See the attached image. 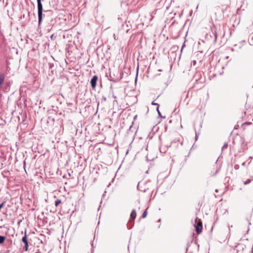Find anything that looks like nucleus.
I'll use <instances>...</instances> for the list:
<instances>
[{
    "instance_id": "obj_1",
    "label": "nucleus",
    "mask_w": 253,
    "mask_h": 253,
    "mask_svg": "<svg viewBox=\"0 0 253 253\" xmlns=\"http://www.w3.org/2000/svg\"><path fill=\"white\" fill-rule=\"evenodd\" d=\"M110 80L114 82H117L120 81L122 78V73L119 70V67H115V66L113 68H110Z\"/></svg>"
},
{
    "instance_id": "obj_2",
    "label": "nucleus",
    "mask_w": 253,
    "mask_h": 253,
    "mask_svg": "<svg viewBox=\"0 0 253 253\" xmlns=\"http://www.w3.org/2000/svg\"><path fill=\"white\" fill-rule=\"evenodd\" d=\"M38 4V19H39V25H40L42 19V0L37 1Z\"/></svg>"
},
{
    "instance_id": "obj_3",
    "label": "nucleus",
    "mask_w": 253,
    "mask_h": 253,
    "mask_svg": "<svg viewBox=\"0 0 253 253\" xmlns=\"http://www.w3.org/2000/svg\"><path fill=\"white\" fill-rule=\"evenodd\" d=\"M203 226L202 222L199 221L196 226V231L198 234L201 233L202 231Z\"/></svg>"
},
{
    "instance_id": "obj_4",
    "label": "nucleus",
    "mask_w": 253,
    "mask_h": 253,
    "mask_svg": "<svg viewBox=\"0 0 253 253\" xmlns=\"http://www.w3.org/2000/svg\"><path fill=\"white\" fill-rule=\"evenodd\" d=\"M98 79V77L96 76H94L91 79L90 84L92 88H95L96 85V82Z\"/></svg>"
},
{
    "instance_id": "obj_5",
    "label": "nucleus",
    "mask_w": 253,
    "mask_h": 253,
    "mask_svg": "<svg viewBox=\"0 0 253 253\" xmlns=\"http://www.w3.org/2000/svg\"><path fill=\"white\" fill-rule=\"evenodd\" d=\"M22 242L24 243L25 246L24 247V249L26 251H27L28 249V242L27 238L26 235L25 234L24 237L22 238Z\"/></svg>"
},
{
    "instance_id": "obj_6",
    "label": "nucleus",
    "mask_w": 253,
    "mask_h": 253,
    "mask_svg": "<svg viewBox=\"0 0 253 253\" xmlns=\"http://www.w3.org/2000/svg\"><path fill=\"white\" fill-rule=\"evenodd\" d=\"M136 216V211L135 210H133L131 212V213H130V220L129 221V222H131V221H133L135 217Z\"/></svg>"
},
{
    "instance_id": "obj_7",
    "label": "nucleus",
    "mask_w": 253,
    "mask_h": 253,
    "mask_svg": "<svg viewBox=\"0 0 253 253\" xmlns=\"http://www.w3.org/2000/svg\"><path fill=\"white\" fill-rule=\"evenodd\" d=\"M5 239V237L2 236H0V244H2L4 242Z\"/></svg>"
},
{
    "instance_id": "obj_8",
    "label": "nucleus",
    "mask_w": 253,
    "mask_h": 253,
    "mask_svg": "<svg viewBox=\"0 0 253 253\" xmlns=\"http://www.w3.org/2000/svg\"><path fill=\"white\" fill-rule=\"evenodd\" d=\"M61 203V200L60 199H57L55 202V206L57 207Z\"/></svg>"
},
{
    "instance_id": "obj_9",
    "label": "nucleus",
    "mask_w": 253,
    "mask_h": 253,
    "mask_svg": "<svg viewBox=\"0 0 253 253\" xmlns=\"http://www.w3.org/2000/svg\"><path fill=\"white\" fill-rule=\"evenodd\" d=\"M152 105H158V106H159V105L158 103H155V102H154V101H153V102H152ZM157 110V111H158V112L159 114V115H160V112H159V106H158Z\"/></svg>"
},
{
    "instance_id": "obj_10",
    "label": "nucleus",
    "mask_w": 253,
    "mask_h": 253,
    "mask_svg": "<svg viewBox=\"0 0 253 253\" xmlns=\"http://www.w3.org/2000/svg\"><path fill=\"white\" fill-rule=\"evenodd\" d=\"M147 215V211L146 210H145L144 211V212L143 213V214L142 215V217L144 218L146 217Z\"/></svg>"
},
{
    "instance_id": "obj_11",
    "label": "nucleus",
    "mask_w": 253,
    "mask_h": 253,
    "mask_svg": "<svg viewBox=\"0 0 253 253\" xmlns=\"http://www.w3.org/2000/svg\"><path fill=\"white\" fill-rule=\"evenodd\" d=\"M251 181H252L251 179H248L247 180H246V181L244 182V184L245 185H247V184L250 183L251 182Z\"/></svg>"
},
{
    "instance_id": "obj_12",
    "label": "nucleus",
    "mask_w": 253,
    "mask_h": 253,
    "mask_svg": "<svg viewBox=\"0 0 253 253\" xmlns=\"http://www.w3.org/2000/svg\"><path fill=\"white\" fill-rule=\"evenodd\" d=\"M250 44L251 45H253V37L252 38V41L251 42H250Z\"/></svg>"
},
{
    "instance_id": "obj_13",
    "label": "nucleus",
    "mask_w": 253,
    "mask_h": 253,
    "mask_svg": "<svg viewBox=\"0 0 253 253\" xmlns=\"http://www.w3.org/2000/svg\"><path fill=\"white\" fill-rule=\"evenodd\" d=\"M113 37H114V39H115V40H117V39H118L117 38H116V36L115 35V34L113 35Z\"/></svg>"
},
{
    "instance_id": "obj_14",
    "label": "nucleus",
    "mask_w": 253,
    "mask_h": 253,
    "mask_svg": "<svg viewBox=\"0 0 253 253\" xmlns=\"http://www.w3.org/2000/svg\"><path fill=\"white\" fill-rule=\"evenodd\" d=\"M3 204H1V205H0V210L3 207Z\"/></svg>"
},
{
    "instance_id": "obj_15",
    "label": "nucleus",
    "mask_w": 253,
    "mask_h": 253,
    "mask_svg": "<svg viewBox=\"0 0 253 253\" xmlns=\"http://www.w3.org/2000/svg\"><path fill=\"white\" fill-rule=\"evenodd\" d=\"M245 164H246L245 162H244L242 163V166H245Z\"/></svg>"
},
{
    "instance_id": "obj_16",
    "label": "nucleus",
    "mask_w": 253,
    "mask_h": 253,
    "mask_svg": "<svg viewBox=\"0 0 253 253\" xmlns=\"http://www.w3.org/2000/svg\"><path fill=\"white\" fill-rule=\"evenodd\" d=\"M193 63L195 64V63H196V61L193 60Z\"/></svg>"
},
{
    "instance_id": "obj_17",
    "label": "nucleus",
    "mask_w": 253,
    "mask_h": 253,
    "mask_svg": "<svg viewBox=\"0 0 253 253\" xmlns=\"http://www.w3.org/2000/svg\"><path fill=\"white\" fill-rule=\"evenodd\" d=\"M223 147H227V144H225V145H224V146H223Z\"/></svg>"
},
{
    "instance_id": "obj_18",
    "label": "nucleus",
    "mask_w": 253,
    "mask_h": 253,
    "mask_svg": "<svg viewBox=\"0 0 253 253\" xmlns=\"http://www.w3.org/2000/svg\"><path fill=\"white\" fill-rule=\"evenodd\" d=\"M184 45L183 44V45H182V46L181 50L183 49V47H184Z\"/></svg>"
},
{
    "instance_id": "obj_19",
    "label": "nucleus",
    "mask_w": 253,
    "mask_h": 253,
    "mask_svg": "<svg viewBox=\"0 0 253 253\" xmlns=\"http://www.w3.org/2000/svg\"><path fill=\"white\" fill-rule=\"evenodd\" d=\"M139 68V64H137V69H138Z\"/></svg>"
},
{
    "instance_id": "obj_20",
    "label": "nucleus",
    "mask_w": 253,
    "mask_h": 253,
    "mask_svg": "<svg viewBox=\"0 0 253 253\" xmlns=\"http://www.w3.org/2000/svg\"><path fill=\"white\" fill-rule=\"evenodd\" d=\"M197 219H195V222H197Z\"/></svg>"
}]
</instances>
